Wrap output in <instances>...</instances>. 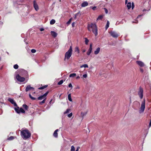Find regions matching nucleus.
I'll return each instance as SVG.
<instances>
[{
	"label": "nucleus",
	"mask_w": 151,
	"mask_h": 151,
	"mask_svg": "<svg viewBox=\"0 0 151 151\" xmlns=\"http://www.w3.org/2000/svg\"><path fill=\"white\" fill-rule=\"evenodd\" d=\"M1 58H0V60H1Z\"/></svg>",
	"instance_id": "0e129e2a"
},
{
	"label": "nucleus",
	"mask_w": 151,
	"mask_h": 151,
	"mask_svg": "<svg viewBox=\"0 0 151 151\" xmlns=\"http://www.w3.org/2000/svg\"><path fill=\"white\" fill-rule=\"evenodd\" d=\"M141 15H139L138 16H141Z\"/></svg>",
	"instance_id": "e2e57ef3"
},
{
	"label": "nucleus",
	"mask_w": 151,
	"mask_h": 151,
	"mask_svg": "<svg viewBox=\"0 0 151 151\" xmlns=\"http://www.w3.org/2000/svg\"><path fill=\"white\" fill-rule=\"evenodd\" d=\"M100 50V48L99 47H98L94 52L95 55L98 54Z\"/></svg>",
	"instance_id": "dca6fc26"
},
{
	"label": "nucleus",
	"mask_w": 151,
	"mask_h": 151,
	"mask_svg": "<svg viewBox=\"0 0 151 151\" xmlns=\"http://www.w3.org/2000/svg\"><path fill=\"white\" fill-rule=\"evenodd\" d=\"M32 89H34V88L32 87H31L30 85H28L26 87V88L25 89V91H26L27 92L29 91V90H31Z\"/></svg>",
	"instance_id": "f8f14e48"
},
{
	"label": "nucleus",
	"mask_w": 151,
	"mask_h": 151,
	"mask_svg": "<svg viewBox=\"0 0 151 151\" xmlns=\"http://www.w3.org/2000/svg\"><path fill=\"white\" fill-rule=\"evenodd\" d=\"M76 51H77L78 52V53H79V50L78 49V47H76Z\"/></svg>",
	"instance_id": "58836bf2"
},
{
	"label": "nucleus",
	"mask_w": 151,
	"mask_h": 151,
	"mask_svg": "<svg viewBox=\"0 0 151 151\" xmlns=\"http://www.w3.org/2000/svg\"><path fill=\"white\" fill-rule=\"evenodd\" d=\"M48 93H49V91H47L46 93H45V94H43V95L44 97L46 98V96H47V95L48 94Z\"/></svg>",
	"instance_id": "f704fd0d"
},
{
	"label": "nucleus",
	"mask_w": 151,
	"mask_h": 151,
	"mask_svg": "<svg viewBox=\"0 0 151 151\" xmlns=\"http://www.w3.org/2000/svg\"><path fill=\"white\" fill-rule=\"evenodd\" d=\"M48 86L47 85H45L41 87L38 88L39 89L41 90L43 89L44 88H47Z\"/></svg>",
	"instance_id": "412c9836"
},
{
	"label": "nucleus",
	"mask_w": 151,
	"mask_h": 151,
	"mask_svg": "<svg viewBox=\"0 0 151 151\" xmlns=\"http://www.w3.org/2000/svg\"><path fill=\"white\" fill-rule=\"evenodd\" d=\"M68 100L70 101H72V99L71 98V93H69L68 95Z\"/></svg>",
	"instance_id": "4be33fe9"
},
{
	"label": "nucleus",
	"mask_w": 151,
	"mask_h": 151,
	"mask_svg": "<svg viewBox=\"0 0 151 151\" xmlns=\"http://www.w3.org/2000/svg\"><path fill=\"white\" fill-rule=\"evenodd\" d=\"M127 7L128 9H130L131 7V2H128L127 5Z\"/></svg>",
	"instance_id": "aec40b11"
},
{
	"label": "nucleus",
	"mask_w": 151,
	"mask_h": 151,
	"mask_svg": "<svg viewBox=\"0 0 151 151\" xmlns=\"http://www.w3.org/2000/svg\"><path fill=\"white\" fill-rule=\"evenodd\" d=\"M151 126V120L150 121V123L149 124V127H150Z\"/></svg>",
	"instance_id": "603ef678"
},
{
	"label": "nucleus",
	"mask_w": 151,
	"mask_h": 151,
	"mask_svg": "<svg viewBox=\"0 0 151 151\" xmlns=\"http://www.w3.org/2000/svg\"><path fill=\"white\" fill-rule=\"evenodd\" d=\"M55 22V21L54 19H52L50 22V24H53Z\"/></svg>",
	"instance_id": "b1692460"
},
{
	"label": "nucleus",
	"mask_w": 151,
	"mask_h": 151,
	"mask_svg": "<svg viewBox=\"0 0 151 151\" xmlns=\"http://www.w3.org/2000/svg\"><path fill=\"white\" fill-rule=\"evenodd\" d=\"M88 3L87 2L84 1L81 4V6L82 7H84L88 6Z\"/></svg>",
	"instance_id": "2eb2a0df"
},
{
	"label": "nucleus",
	"mask_w": 151,
	"mask_h": 151,
	"mask_svg": "<svg viewBox=\"0 0 151 151\" xmlns=\"http://www.w3.org/2000/svg\"><path fill=\"white\" fill-rule=\"evenodd\" d=\"M71 21V19H70L67 22V24H70Z\"/></svg>",
	"instance_id": "a19ab883"
},
{
	"label": "nucleus",
	"mask_w": 151,
	"mask_h": 151,
	"mask_svg": "<svg viewBox=\"0 0 151 151\" xmlns=\"http://www.w3.org/2000/svg\"><path fill=\"white\" fill-rule=\"evenodd\" d=\"M88 29L89 31H92L93 33L94 34L95 36H96L97 35L98 30L97 27L95 24L91 23L88 26Z\"/></svg>",
	"instance_id": "f03ea898"
},
{
	"label": "nucleus",
	"mask_w": 151,
	"mask_h": 151,
	"mask_svg": "<svg viewBox=\"0 0 151 151\" xmlns=\"http://www.w3.org/2000/svg\"><path fill=\"white\" fill-rule=\"evenodd\" d=\"M63 82V80H61L58 83V85H60L62 84Z\"/></svg>",
	"instance_id": "c756f323"
},
{
	"label": "nucleus",
	"mask_w": 151,
	"mask_h": 151,
	"mask_svg": "<svg viewBox=\"0 0 151 151\" xmlns=\"http://www.w3.org/2000/svg\"><path fill=\"white\" fill-rule=\"evenodd\" d=\"M50 33L51 35L54 38L56 37L58 35V34L56 32L53 31H51Z\"/></svg>",
	"instance_id": "9b49d317"
},
{
	"label": "nucleus",
	"mask_w": 151,
	"mask_h": 151,
	"mask_svg": "<svg viewBox=\"0 0 151 151\" xmlns=\"http://www.w3.org/2000/svg\"><path fill=\"white\" fill-rule=\"evenodd\" d=\"M80 78V77L79 76H78L77 77H76V79H78Z\"/></svg>",
	"instance_id": "5fc2aeb1"
},
{
	"label": "nucleus",
	"mask_w": 151,
	"mask_h": 151,
	"mask_svg": "<svg viewBox=\"0 0 151 151\" xmlns=\"http://www.w3.org/2000/svg\"><path fill=\"white\" fill-rule=\"evenodd\" d=\"M73 114L72 113H70L68 115V116L69 118H70L72 116Z\"/></svg>",
	"instance_id": "e433bc0d"
},
{
	"label": "nucleus",
	"mask_w": 151,
	"mask_h": 151,
	"mask_svg": "<svg viewBox=\"0 0 151 151\" xmlns=\"http://www.w3.org/2000/svg\"><path fill=\"white\" fill-rule=\"evenodd\" d=\"M72 26L73 27H74V22L73 23H72Z\"/></svg>",
	"instance_id": "864d4df0"
},
{
	"label": "nucleus",
	"mask_w": 151,
	"mask_h": 151,
	"mask_svg": "<svg viewBox=\"0 0 151 151\" xmlns=\"http://www.w3.org/2000/svg\"><path fill=\"white\" fill-rule=\"evenodd\" d=\"M83 67H84L85 68H88V65L87 64H84V65H81L80 66V68H83Z\"/></svg>",
	"instance_id": "a878e982"
},
{
	"label": "nucleus",
	"mask_w": 151,
	"mask_h": 151,
	"mask_svg": "<svg viewBox=\"0 0 151 151\" xmlns=\"http://www.w3.org/2000/svg\"><path fill=\"white\" fill-rule=\"evenodd\" d=\"M14 139V137L13 136H11L8 138L9 140H12Z\"/></svg>",
	"instance_id": "4c0bfd02"
},
{
	"label": "nucleus",
	"mask_w": 151,
	"mask_h": 151,
	"mask_svg": "<svg viewBox=\"0 0 151 151\" xmlns=\"http://www.w3.org/2000/svg\"><path fill=\"white\" fill-rule=\"evenodd\" d=\"M35 93V92H34L33 93Z\"/></svg>",
	"instance_id": "680f3d73"
},
{
	"label": "nucleus",
	"mask_w": 151,
	"mask_h": 151,
	"mask_svg": "<svg viewBox=\"0 0 151 151\" xmlns=\"http://www.w3.org/2000/svg\"><path fill=\"white\" fill-rule=\"evenodd\" d=\"M78 14V13L77 14H76L75 15V17H76V15H77Z\"/></svg>",
	"instance_id": "bf43d9fd"
},
{
	"label": "nucleus",
	"mask_w": 151,
	"mask_h": 151,
	"mask_svg": "<svg viewBox=\"0 0 151 151\" xmlns=\"http://www.w3.org/2000/svg\"><path fill=\"white\" fill-rule=\"evenodd\" d=\"M21 135L24 139H26L31 137V134L27 129H22L21 131Z\"/></svg>",
	"instance_id": "f257e3e1"
},
{
	"label": "nucleus",
	"mask_w": 151,
	"mask_h": 151,
	"mask_svg": "<svg viewBox=\"0 0 151 151\" xmlns=\"http://www.w3.org/2000/svg\"><path fill=\"white\" fill-rule=\"evenodd\" d=\"M72 53V48L71 46H70L68 51L66 52L65 54L64 60H65L66 59H69L71 56Z\"/></svg>",
	"instance_id": "7ed1b4c3"
},
{
	"label": "nucleus",
	"mask_w": 151,
	"mask_h": 151,
	"mask_svg": "<svg viewBox=\"0 0 151 151\" xmlns=\"http://www.w3.org/2000/svg\"><path fill=\"white\" fill-rule=\"evenodd\" d=\"M140 71L142 73L143 72V70L142 68H140Z\"/></svg>",
	"instance_id": "8fccbe9b"
},
{
	"label": "nucleus",
	"mask_w": 151,
	"mask_h": 151,
	"mask_svg": "<svg viewBox=\"0 0 151 151\" xmlns=\"http://www.w3.org/2000/svg\"><path fill=\"white\" fill-rule=\"evenodd\" d=\"M86 113H85V114H84V113L83 112H81V115L82 116H83L85 115Z\"/></svg>",
	"instance_id": "37998d69"
},
{
	"label": "nucleus",
	"mask_w": 151,
	"mask_h": 151,
	"mask_svg": "<svg viewBox=\"0 0 151 151\" xmlns=\"http://www.w3.org/2000/svg\"><path fill=\"white\" fill-rule=\"evenodd\" d=\"M23 107L26 110H28L29 109V107L25 104H24L22 105Z\"/></svg>",
	"instance_id": "a211bd4d"
},
{
	"label": "nucleus",
	"mask_w": 151,
	"mask_h": 151,
	"mask_svg": "<svg viewBox=\"0 0 151 151\" xmlns=\"http://www.w3.org/2000/svg\"><path fill=\"white\" fill-rule=\"evenodd\" d=\"M20 113L21 112L22 113H25V111L22 108H20Z\"/></svg>",
	"instance_id": "bb28decb"
},
{
	"label": "nucleus",
	"mask_w": 151,
	"mask_h": 151,
	"mask_svg": "<svg viewBox=\"0 0 151 151\" xmlns=\"http://www.w3.org/2000/svg\"><path fill=\"white\" fill-rule=\"evenodd\" d=\"M104 9L105 13L106 14H107V13H108V10L106 8H104Z\"/></svg>",
	"instance_id": "79ce46f5"
},
{
	"label": "nucleus",
	"mask_w": 151,
	"mask_h": 151,
	"mask_svg": "<svg viewBox=\"0 0 151 151\" xmlns=\"http://www.w3.org/2000/svg\"><path fill=\"white\" fill-rule=\"evenodd\" d=\"M2 111L1 109H0V115H1L2 113Z\"/></svg>",
	"instance_id": "09e8293b"
},
{
	"label": "nucleus",
	"mask_w": 151,
	"mask_h": 151,
	"mask_svg": "<svg viewBox=\"0 0 151 151\" xmlns=\"http://www.w3.org/2000/svg\"><path fill=\"white\" fill-rule=\"evenodd\" d=\"M14 68L16 69H17L18 68L19 66L17 64H15L14 65Z\"/></svg>",
	"instance_id": "473e14b6"
},
{
	"label": "nucleus",
	"mask_w": 151,
	"mask_h": 151,
	"mask_svg": "<svg viewBox=\"0 0 151 151\" xmlns=\"http://www.w3.org/2000/svg\"><path fill=\"white\" fill-rule=\"evenodd\" d=\"M16 78L18 81L20 82H23L25 80V78L21 77L19 74H17L16 76Z\"/></svg>",
	"instance_id": "39448f33"
},
{
	"label": "nucleus",
	"mask_w": 151,
	"mask_h": 151,
	"mask_svg": "<svg viewBox=\"0 0 151 151\" xmlns=\"http://www.w3.org/2000/svg\"><path fill=\"white\" fill-rule=\"evenodd\" d=\"M70 111V109H67L66 111H65V112H64V114H67L69 112V111Z\"/></svg>",
	"instance_id": "7c9ffc66"
},
{
	"label": "nucleus",
	"mask_w": 151,
	"mask_h": 151,
	"mask_svg": "<svg viewBox=\"0 0 151 151\" xmlns=\"http://www.w3.org/2000/svg\"><path fill=\"white\" fill-rule=\"evenodd\" d=\"M75 148L73 146H72L71 147L70 151H75Z\"/></svg>",
	"instance_id": "2f4dec72"
},
{
	"label": "nucleus",
	"mask_w": 151,
	"mask_h": 151,
	"mask_svg": "<svg viewBox=\"0 0 151 151\" xmlns=\"http://www.w3.org/2000/svg\"><path fill=\"white\" fill-rule=\"evenodd\" d=\"M103 18V16L101 15H100L97 18V20H101V19Z\"/></svg>",
	"instance_id": "72a5a7b5"
},
{
	"label": "nucleus",
	"mask_w": 151,
	"mask_h": 151,
	"mask_svg": "<svg viewBox=\"0 0 151 151\" xmlns=\"http://www.w3.org/2000/svg\"><path fill=\"white\" fill-rule=\"evenodd\" d=\"M145 108V100L144 99L143 101L142 102L141 106L140 108L139 113H141L143 112Z\"/></svg>",
	"instance_id": "20e7f679"
},
{
	"label": "nucleus",
	"mask_w": 151,
	"mask_h": 151,
	"mask_svg": "<svg viewBox=\"0 0 151 151\" xmlns=\"http://www.w3.org/2000/svg\"><path fill=\"white\" fill-rule=\"evenodd\" d=\"M133 8H134V6H133L132 5V9H133Z\"/></svg>",
	"instance_id": "13d9d810"
},
{
	"label": "nucleus",
	"mask_w": 151,
	"mask_h": 151,
	"mask_svg": "<svg viewBox=\"0 0 151 151\" xmlns=\"http://www.w3.org/2000/svg\"><path fill=\"white\" fill-rule=\"evenodd\" d=\"M29 96L30 98L32 100H35L36 99V98H35L34 97H32L31 95L30 94V93L29 94Z\"/></svg>",
	"instance_id": "c85d7f7f"
},
{
	"label": "nucleus",
	"mask_w": 151,
	"mask_h": 151,
	"mask_svg": "<svg viewBox=\"0 0 151 151\" xmlns=\"http://www.w3.org/2000/svg\"><path fill=\"white\" fill-rule=\"evenodd\" d=\"M46 100V99H43V101L40 103V104H42L44 103L45 102Z\"/></svg>",
	"instance_id": "c9c22d12"
},
{
	"label": "nucleus",
	"mask_w": 151,
	"mask_h": 151,
	"mask_svg": "<svg viewBox=\"0 0 151 151\" xmlns=\"http://www.w3.org/2000/svg\"><path fill=\"white\" fill-rule=\"evenodd\" d=\"M141 67H143L144 66V63L141 61H138L136 62Z\"/></svg>",
	"instance_id": "4468645a"
},
{
	"label": "nucleus",
	"mask_w": 151,
	"mask_h": 151,
	"mask_svg": "<svg viewBox=\"0 0 151 151\" xmlns=\"http://www.w3.org/2000/svg\"><path fill=\"white\" fill-rule=\"evenodd\" d=\"M31 52L32 53H35L36 52V50L35 49H32L31 50Z\"/></svg>",
	"instance_id": "ea45409f"
},
{
	"label": "nucleus",
	"mask_w": 151,
	"mask_h": 151,
	"mask_svg": "<svg viewBox=\"0 0 151 151\" xmlns=\"http://www.w3.org/2000/svg\"><path fill=\"white\" fill-rule=\"evenodd\" d=\"M85 51H86L85 50H83V52H84Z\"/></svg>",
	"instance_id": "6e6d98bb"
},
{
	"label": "nucleus",
	"mask_w": 151,
	"mask_h": 151,
	"mask_svg": "<svg viewBox=\"0 0 151 151\" xmlns=\"http://www.w3.org/2000/svg\"><path fill=\"white\" fill-rule=\"evenodd\" d=\"M58 129H56L54 132L53 135L54 137H55V138H58Z\"/></svg>",
	"instance_id": "ddd939ff"
},
{
	"label": "nucleus",
	"mask_w": 151,
	"mask_h": 151,
	"mask_svg": "<svg viewBox=\"0 0 151 151\" xmlns=\"http://www.w3.org/2000/svg\"><path fill=\"white\" fill-rule=\"evenodd\" d=\"M143 89L140 87L139 88V90L138 92V94L141 99H142L143 98Z\"/></svg>",
	"instance_id": "423d86ee"
},
{
	"label": "nucleus",
	"mask_w": 151,
	"mask_h": 151,
	"mask_svg": "<svg viewBox=\"0 0 151 151\" xmlns=\"http://www.w3.org/2000/svg\"><path fill=\"white\" fill-rule=\"evenodd\" d=\"M96 6H94L93 7H92V9L93 10H95V9H96Z\"/></svg>",
	"instance_id": "a18cd8bd"
},
{
	"label": "nucleus",
	"mask_w": 151,
	"mask_h": 151,
	"mask_svg": "<svg viewBox=\"0 0 151 151\" xmlns=\"http://www.w3.org/2000/svg\"><path fill=\"white\" fill-rule=\"evenodd\" d=\"M85 44L86 45H87L88 44V42H89V40L87 39V38H85Z\"/></svg>",
	"instance_id": "cd10ccee"
},
{
	"label": "nucleus",
	"mask_w": 151,
	"mask_h": 151,
	"mask_svg": "<svg viewBox=\"0 0 151 151\" xmlns=\"http://www.w3.org/2000/svg\"><path fill=\"white\" fill-rule=\"evenodd\" d=\"M33 5L35 9L37 11L39 9V7L36 1H33Z\"/></svg>",
	"instance_id": "1a4fd4ad"
},
{
	"label": "nucleus",
	"mask_w": 151,
	"mask_h": 151,
	"mask_svg": "<svg viewBox=\"0 0 151 151\" xmlns=\"http://www.w3.org/2000/svg\"><path fill=\"white\" fill-rule=\"evenodd\" d=\"M7 53L9 55V53L8 52H7Z\"/></svg>",
	"instance_id": "052dcab7"
},
{
	"label": "nucleus",
	"mask_w": 151,
	"mask_h": 151,
	"mask_svg": "<svg viewBox=\"0 0 151 151\" xmlns=\"http://www.w3.org/2000/svg\"><path fill=\"white\" fill-rule=\"evenodd\" d=\"M127 0H125V3L126 4H127Z\"/></svg>",
	"instance_id": "4d7b16f0"
},
{
	"label": "nucleus",
	"mask_w": 151,
	"mask_h": 151,
	"mask_svg": "<svg viewBox=\"0 0 151 151\" xmlns=\"http://www.w3.org/2000/svg\"><path fill=\"white\" fill-rule=\"evenodd\" d=\"M80 148L79 147H78L76 151H78L79 149Z\"/></svg>",
	"instance_id": "de8ad7c7"
},
{
	"label": "nucleus",
	"mask_w": 151,
	"mask_h": 151,
	"mask_svg": "<svg viewBox=\"0 0 151 151\" xmlns=\"http://www.w3.org/2000/svg\"><path fill=\"white\" fill-rule=\"evenodd\" d=\"M83 77L84 78H86L87 77V75L86 74L83 75Z\"/></svg>",
	"instance_id": "49530a36"
},
{
	"label": "nucleus",
	"mask_w": 151,
	"mask_h": 151,
	"mask_svg": "<svg viewBox=\"0 0 151 151\" xmlns=\"http://www.w3.org/2000/svg\"><path fill=\"white\" fill-rule=\"evenodd\" d=\"M109 22L108 21H107V24L105 27V28L106 30L109 27Z\"/></svg>",
	"instance_id": "5701e85b"
},
{
	"label": "nucleus",
	"mask_w": 151,
	"mask_h": 151,
	"mask_svg": "<svg viewBox=\"0 0 151 151\" xmlns=\"http://www.w3.org/2000/svg\"><path fill=\"white\" fill-rule=\"evenodd\" d=\"M76 74L75 73H72V74H71L70 75H69V77H75L76 76Z\"/></svg>",
	"instance_id": "393cba45"
},
{
	"label": "nucleus",
	"mask_w": 151,
	"mask_h": 151,
	"mask_svg": "<svg viewBox=\"0 0 151 151\" xmlns=\"http://www.w3.org/2000/svg\"><path fill=\"white\" fill-rule=\"evenodd\" d=\"M92 44H91L90 45V47L88 50L87 52V54L88 55H89L90 54H91V52L92 50Z\"/></svg>",
	"instance_id": "6e6552de"
},
{
	"label": "nucleus",
	"mask_w": 151,
	"mask_h": 151,
	"mask_svg": "<svg viewBox=\"0 0 151 151\" xmlns=\"http://www.w3.org/2000/svg\"><path fill=\"white\" fill-rule=\"evenodd\" d=\"M46 98L44 97L43 95L41 96H40L38 97L37 99L38 100H42V99H46Z\"/></svg>",
	"instance_id": "f3484780"
},
{
	"label": "nucleus",
	"mask_w": 151,
	"mask_h": 151,
	"mask_svg": "<svg viewBox=\"0 0 151 151\" xmlns=\"http://www.w3.org/2000/svg\"><path fill=\"white\" fill-rule=\"evenodd\" d=\"M14 110L17 113L19 114L20 113V109H19V107H17V108H14Z\"/></svg>",
	"instance_id": "6ab92c4d"
},
{
	"label": "nucleus",
	"mask_w": 151,
	"mask_h": 151,
	"mask_svg": "<svg viewBox=\"0 0 151 151\" xmlns=\"http://www.w3.org/2000/svg\"><path fill=\"white\" fill-rule=\"evenodd\" d=\"M9 101L12 104H13L14 106H17V104L14 101V100L11 98H9L8 99Z\"/></svg>",
	"instance_id": "9d476101"
},
{
	"label": "nucleus",
	"mask_w": 151,
	"mask_h": 151,
	"mask_svg": "<svg viewBox=\"0 0 151 151\" xmlns=\"http://www.w3.org/2000/svg\"><path fill=\"white\" fill-rule=\"evenodd\" d=\"M68 87L70 88H72V85L71 84V83H70L68 85Z\"/></svg>",
	"instance_id": "c03bdc74"
},
{
	"label": "nucleus",
	"mask_w": 151,
	"mask_h": 151,
	"mask_svg": "<svg viewBox=\"0 0 151 151\" xmlns=\"http://www.w3.org/2000/svg\"><path fill=\"white\" fill-rule=\"evenodd\" d=\"M44 30V29L43 28H41L40 29V30L41 31H43Z\"/></svg>",
	"instance_id": "3c124183"
},
{
	"label": "nucleus",
	"mask_w": 151,
	"mask_h": 151,
	"mask_svg": "<svg viewBox=\"0 0 151 151\" xmlns=\"http://www.w3.org/2000/svg\"><path fill=\"white\" fill-rule=\"evenodd\" d=\"M114 38H117L118 36V34L115 32L111 31L109 33Z\"/></svg>",
	"instance_id": "0eeeda50"
}]
</instances>
